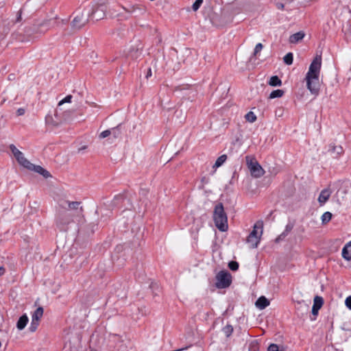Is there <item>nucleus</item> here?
Here are the masks:
<instances>
[{"label":"nucleus","instance_id":"f257e3e1","mask_svg":"<svg viewBox=\"0 0 351 351\" xmlns=\"http://www.w3.org/2000/svg\"><path fill=\"white\" fill-rule=\"evenodd\" d=\"M322 66V56L317 55L310 64L306 75V86L313 95H318L319 90V73Z\"/></svg>","mask_w":351,"mask_h":351},{"label":"nucleus","instance_id":"f03ea898","mask_svg":"<svg viewBox=\"0 0 351 351\" xmlns=\"http://www.w3.org/2000/svg\"><path fill=\"white\" fill-rule=\"evenodd\" d=\"M213 220L216 227L220 231L225 232L228 230V217L222 203H219L215 206Z\"/></svg>","mask_w":351,"mask_h":351},{"label":"nucleus","instance_id":"7ed1b4c3","mask_svg":"<svg viewBox=\"0 0 351 351\" xmlns=\"http://www.w3.org/2000/svg\"><path fill=\"white\" fill-rule=\"evenodd\" d=\"M263 223L262 221H258L254 224L253 230L250 233L246 240L251 248L257 247L263 234Z\"/></svg>","mask_w":351,"mask_h":351},{"label":"nucleus","instance_id":"20e7f679","mask_svg":"<svg viewBox=\"0 0 351 351\" xmlns=\"http://www.w3.org/2000/svg\"><path fill=\"white\" fill-rule=\"evenodd\" d=\"M73 222V215L69 213H59L56 219V224L62 231L67 230L69 226Z\"/></svg>","mask_w":351,"mask_h":351},{"label":"nucleus","instance_id":"39448f33","mask_svg":"<svg viewBox=\"0 0 351 351\" xmlns=\"http://www.w3.org/2000/svg\"><path fill=\"white\" fill-rule=\"evenodd\" d=\"M88 14L85 11H77L71 22V27L75 29H80L84 27L88 21Z\"/></svg>","mask_w":351,"mask_h":351},{"label":"nucleus","instance_id":"423d86ee","mask_svg":"<svg viewBox=\"0 0 351 351\" xmlns=\"http://www.w3.org/2000/svg\"><path fill=\"white\" fill-rule=\"evenodd\" d=\"M246 161L247 167L253 177L261 178L264 175V169L255 159L246 156Z\"/></svg>","mask_w":351,"mask_h":351},{"label":"nucleus","instance_id":"0eeeda50","mask_svg":"<svg viewBox=\"0 0 351 351\" xmlns=\"http://www.w3.org/2000/svg\"><path fill=\"white\" fill-rule=\"evenodd\" d=\"M232 282V276L226 271H221L216 275L215 285L219 289L228 287Z\"/></svg>","mask_w":351,"mask_h":351},{"label":"nucleus","instance_id":"6e6552de","mask_svg":"<svg viewBox=\"0 0 351 351\" xmlns=\"http://www.w3.org/2000/svg\"><path fill=\"white\" fill-rule=\"evenodd\" d=\"M44 310L41 306L38 307L36 311L33 313L32 316V322L29 326V330L31 332H35L39 325L40 320L43 315Z\"/></svg>","mask_w":351,"mask_h":351},{"label":"nucleus","instance_id":"1a4fd4ad","mask_svg":"<svg viewBox=\"0 0 351 351\" xmlns=\"http://www.w3.org/2000/svg\"><path fill=\"white\" fill-rule=\"evenodd\" d=\"M10 149L16 158L18 162L24 167H26L27 165H29V161L26 159L23 155V154L19 151L14 145L11 144L10 145Z\"/></svg>","mask_w":351,"mask_h":351},{"label":"nucleus","instance_id":"9d476101","mask_svg":"<svg viewBox=\"0 0 351 351\" xmlns=\"http://www.w3.org/2000/svg\"><path fill=\"white\" fill-rule=\"evenodd\" d=\"M309 305L305 302H298L295 304V311L298 317H303L308 313Z\"/></svg>","mask_w":351,"mask_h":351},{"label":"nucleus","instance_id":"9b49d317","mask_svg":"<svg viewBox=\"0 0 351 351\" xmlns=\"http://www.w3.org/2000/svg\"><path fill=\"white\" fill-rule=\"evenodd\" d=\"M27 169L34 171L35 172L42 175L45 178L51 177L50 173L39 165H34V164L29 162V165L26 166Z\"/></svg>","mask_w":351,"mask_h":351},{"label":"nucleus","instance_id":"f8f14e48","mask_svg":"<svg viewBox=\"0 0 351 351\" xmlns=\"http://www.w3.org/2000/svg\"><path fill=\"white\" fill-rule=\"evenodd\" d=\"M331 193H332L330 189H324L320 192L317 199L320 206H323L326 204V202L330 198Z\"/></svg>","mask_w":351,"mask_h":351},{"label":"nucleus","instance_id":"ddd939ff","mask_svg":"<svg viewBox=\"0 0 351 351\" xmlns=\"http://www.w3.org/2000/svg\"><path fill=\"white\" fill-rule=\"evenodd\" d=\"M324 303L323 298L320 296H315L314 298V302L312 307V313L313 315L318 314L319 310L321 308Z\"/></svg>","mask_w":351,"mask_h":351},{"label":"nucleus","instance_id":"4468645a","mask_svg":"<svg viewBox=\"0 0 351 351\" xmlns=\"http://www.w3.org/2000/svg\"><path fill=\"white\" fill-rule=\"evenodd\" d=\"M65 203L67 204L70 210H75L78 215H82L84 209L82 206H80V202L66 201Z\"/></svg>","mask_w":351,"mask_h":351},{"label":"nucleus","instance_id":"2eb2a0df","mask_svg":"<svg viewBox=\"0 0 351 351\" xmlns=\"http://www.w3.org/2000/svg\"><path fill=\"white\" fill-rule=\"evenodd\" d=\"M255 305L258 309L263 310L269 305V301L265 296H261L256 301Z\"/></svg>","mask_w":351,"mask_h":351},{"label":"nucleus","instance_id":"dca6fc26","mask_svg":"<svg viewBox=\"0 0 351 351\" xmlns=\"http://www.w3.org/2000/svg\"><path fill=\"white\" fill-rule=\"evenodd\" d=\"M342 256L346 261L351 260V241L348 242L342 249Z\"/></svg>","mask_w":351,"mask_h":351},{"label":"nucleus","instance_id":"f3484780","mask_svg":"<svg viewBox=\"0 0 351 351\" xmlns=\"http://www.w3.org/2000/svg\"><path fill=\"white\" fill-rule=\"evenodd\" d=\"M28 317L26 314L21 316L16 323L17 328L20 330L24 329L28 322Z\"/></svg>","mask_w":351,"mask_h":351},{"label":"nucleus","instance_id":"a211bd4d","mask_svg":"<svg viewBox=\"0 0 351 351\" xmlns=\"http://www.w3.org/2000/svg\"><path fill=\"white\" fill-rule=\"evenodd\" d=\"M304 37V34L302 32H298L295 34H292L289 37V42L291 43H297L300 40H302Z\"/></svg>","mask_w":351,"mask_h":351},{"label":"nucleus","instance_id":"6ab92c4d","mask_svg":"<svg viewBox=\"0 0 351 351\" xmlns=\"http://www.w3.org/2000/svg\"><path fill=\"white\" fill-rule=\"evenodd\" d=\"M269 84L271 86H281L282 81L277 75H274L270 78Z\"/></svg>","mask_w":351,"mask_h":351},{"label":"nucleus","instance_id":"aec40b11","mask_svg":"<svg viewBox=\"0 0 351 351\" xmlns=\"http://www.w3.org/2000/svg\"><path fill=\"white\" fill-rule=\"evenodd\" d=\"M332 213L330 212H325L322 215V224H326L327 223H328L331 219H332Z\"/></svg>","mask_w":351,"mask_h":351},{"label":"nucleus","instance_id":"412c9836","mask_svg":"<svg viewBox=\"0 0 351 351\" xmlns=\"http://www.w3.org/2000/svg\"><path fill=\"white\" fill-rule=\"evenodd\" d=\"M284 95V90L280 89H277L275 90H273L270 95L269 98V99H274V98H278L282 97Z\"/></svg>","mask_w":351,"mask_h":351},{"label":"nucleus","instance_id":"4be33fe9","mask_svg":"<svg viewBox=\"0 0 351 351\" xmlns=\"http://www.w3.org/2000/svg\"><path fill=\"white\" fill-rule=\"evenodd\" d=\"M227 160V156L226 154L220 156L217 160L215 161V163L214 165V167H219L221 166L223 162Z\"/></svg>","mask_w":351,"mask_h":351},{"label":"nucleus","instance_id":"5701e85b","mask_svg":"<svg viewBox=\"0 0 351 351\" xmlns=\"http://www.w3.org/2000/svg\"><path fill=\"white\" fill-rule=\"evenodd\" d=\"M110 135L113 136L114 138H119L121 136L120 125L110 130Z\"/></svg>","mask_w":351,"mask_h":351},{"label":"nucleus","instance_id":"b1692460","mask_svg":"<svg viewBox=\"0 0 351 351\" xmlns=\"http://www.w3.org/2000/svg\"><path fill=\"white\" fill-rule=\"evenodd\" d=\"M245 119L249 121L250 123H254L256 120V116L255 115V114L250 111V112H248L245 116Z\"/></svg>","mask_w":351,"mask_h":351},{"label":"nucleus","instance_id":"393cba45","mask_svg":"<svg viewBox=\"0 0 351 351\" xmlns=\"http://www.w3.org/2000/svg\"><path fill=\"white\" fill-rule=\"evenodd\" d=\"M284 62L287 65H291L293 63V54L292 53L289 52L287 53L285 57L283 58Z\"/></svg>","mask_w":351,"mask_h":351},{"label":"nucleus","instance_id":"a878e982","mask_svg":"<svg viewBox=\"0 0 351 351\" xmlns=\"http://www.w3.org/2000/svg\"><path fill=\"white\" fill-rule=\"evenodd\" d=\"M223 332L226 337H230L233 332V328L231 325H227L223 328Z\"/></svg>","mask_w":351,"mask_h":351},{"label":"nucleus","instance_id":"bb28decb","mask_svg":"<svg viewBox=\"0 0 351 351\" xmlns=\"http://www.w3.org/2000/svg\"><path fill=\"white\" fill-rule=\"evenodd\" d=\"M291 232L285 229V230L276 239V242L278 243L279 241L283 240Z\"/></svg>","mask_w":351,"mask_h":351},{"label":"nucleus","instance_id":"cd10ccee","mask_svg":"<svg viewBox=\"0 0 351 351\" xmlns=\"http://www.w3.org/2000/svg\"><path fill=\"white\" fill-rule=\"evenodd\" d=\"M291 232L285 229V230L276 239V242L278 243L279 241L283 240Z\"/></svg>","mask_w":351,"mask_h":351},{"label":"nucleus","instance_id":"c85d7f7f","mask_svg":"<svg viewBox=\"0 0 351 351\" xmlns=\"http://www.w3.org/2000/svg\"><path fill=\"white\" fill-rule=\"evenodd\" d=\"M228 267L232 271H237L239 268V263L237 261H230Z\"/></svg>","mask_w":351,"mask_h":351},{"label":"nucleus","instance_id":"c756f323","mask_svg":"<svg viewBox=\"0 0 351 351\" xmlns=\"http://www.w3.org/2000/svg\"><path fill=\"white\" fill-rule=\"evenodd\" d=\"M202 3L203 0H196L192 5L193 11H197L199 8Z\"/></svg>","mask_w":351,"mask_h":351},{"label":"nucleus","instance_id":"7c9ffc66","mask_svg":"<svg viewBox=\"0 0 351 351\" xmlns=\"http://www.w3.org/2000/svg\"><path fill=\"white\" fill-rule=\"evenodd\" d=\"M46 123L52 125L53 126L57 127L60 125L59 123L53 121L51 117H46Z\"/></svg>","mask_w":351,"mask_h":351},{"label":"nucleus","instance_id":"2f4dec72","mask_svg":"<svg viewBox=\"0 0 351 351\" xmlns=\"http://www.w3.org/2000/svg\"><path fill=\"white\" fill-rule=\"evenodd\" d=\"M263 46L261 43H258L254 48V51L252 56H256L263 49Z\"/></svg>","mask_w":351,"mask_h":351},{"label":"nucleus","instance_id":"473e14b6","mask_svg":"<svg viewBox=\"0 0 351 351\" xmlns=\"http://www.w3.org/2000/svg\"><path fill=\"white\" fill-rule=\"evenodd\" d=\"M72 96L71 95H67L66 97H64L63 99H62L59 103L58 105L61 106L64 103H70L71 101Z\"/></svg>","mask_w":351,"mask_h":351},{"label":"nucleus","instance_id":"72a5a7b5","mask_svg":"<svg viewBox=\"0 0 351 351\" xmlns=\"http://www.w3.org/2000/svg\"><path fill=\"white\" fill-rule=\"evenodd\" d=\"M110 136H111L110 130H104L102 132H101L99 137V138H105Z\"/></svg>","mask_w":351,"mask_h":351},{"label":"nucleus","instance_id":"f704fd0d","mask_svg":"<svg viewBox=\"0 0 351 351\" xmlns=\"http://www.w3.org/2000/svg\"><path fill=\"white\" fill-rule=\"evenodd\" d=\"M267 351H280L278 346L275 343H271L267 348Z\"/></svg>","mask_w":351,"mask_h":351},{"label":"nucleus","instance_id":"c9c22d12","mask_svg":"<svg viewBox=\"0 0 351 351\" xmlns=\"http://www.w3.org/2000/svg\"><path fill=\"white\" fill-rule=\"evenodd\" d=\"M331 151L332 152H336L337 155H339L340 154H341L343 149L342 147L340 146H333Z\"/></svg>","mask_w":351,"mask_h":351},{"label":"nucleus","instance_id":"e433bc0d","mask_svg":"<svg viewBox=\"0 0 351 351\" xmlns=\"http://www.w3.org/2000/svg\"><path fill=\"white\" fill-rule=\"evenodd\" d=\"M123 9L128 13H132L136 10V8L134 5H130L129 7H123Z\"/></svg>","mask_w":351,"mask_h":351},{"label":"nucleus","instance_id":"4c0bfd02","mask_svg":"<svg viewBox=\"0 0 351 351\" xmlns=\"http://www.w3.org/2000/svg\"><path fill=\"white\" fill-rule=\"evenodd\" d=\"M345 304L349 309H351V295L346 299Z\"/></svg>","mask_w":351,"mask_h":351},{"label":"nucleus","instance_id":"58836bf2","mask_svg":"<svg viewBox=\"0 0 351 351\" xmlns=\"http://www.w3.org/2000/svg\"><path fill=\"white\" fill-rule=\"evenodd\" d=\"M21 13H22V9L20 10L17 13L16 19L14 21V23H19L21 21Z\"/></svg>","mask_w":351,"mask_h":351},{"label":"nucleus","instance_id":"ea45409f","mask_svg":"<svg viewBox=\"0 0 351 351\" xmlns=\"http://www.w3.org/2000/svg\"><path fill=\"white\" fill-rule=\"evenodd\" d=\"M25 110L23 108H20L16 110L17 116H22L25 114Z\"/></svg>","mask_w":351,"mask_h":351},{"label":"nucleus","instance_id":"a19ab883","mask_svg":"<svg viewBox=\"0 0 351 351\" xmlns=\"http://www.w3.org/2000/svg\"><path fill=\"white\" fill-rule=\"evenodd\" d=\"M293 223L289 222V223L287 224L285 229L291 232L293 230Z\"/></svg>","mask_w":351,"mask_h":351},{"label":"nucleus","instance_id":"79ce46f5","mask_svg":"<svg viewBox=\"0 0 351 351\" xmlns=\"http://www.w3.org/2000/svg\"><path fill=\"white\" fill-rule=\"evenodd\" d=\"M138 50H136V51L134 52V53H133L132 52H131L129 56L132 58H137L138 57Z\"/></svg>","mask_w":351,"mask_h":351},{"label":"nucleus","instance_id":"37998d69","mask_svg":"<svg viewBox=\"0 0 351 351\" xmlns=\"http://www.w3.org/2000/svg\"><path fill=\"white\" fill-rule=\"evenodd\" d=\"M276 7L279 10H282L284 8V5L282 3H277Z\"/></svg>","mask_w":351,"mask_h":351},{"label":"nucleus","instance_id":"c03bdc74","mask_svg":"<svg viewBox=\"0 0 351 351\" xmlns=\"http://www.w3.org/2000/svg\"><path fill=\"white\" fill-rule=\"evenodd\" d=\"M5 272V269L3 267H0V276H3Z\"/></svg>","mask_w":351,"mask_h":351},{"label":"nucleus","instance_id":"a18cd8bd","mask_svg":"<svg viewBox=\"0 0 351 351\" xmlns=\"http://www.w3.org/2000/svg\"><path fill=\"white\" fill-rule=\"evenodd\" d=\"M152 75V70L151 69L149 68L147 71V75H146V77L148 78L149 77H150Z\"/></svg>","mask_w":351,"mask_h":351},{"label":"nucleus","instance_id":"49530a36","mask_svg":"<svg viewBox=\"0 0 351 351\" xmlns=\"http://www.w3.org/2000/svg\"><path fill=\"white\" fill-rule=\"evenodd\" d=\"M253 351H258V350L254 348Z\"/></svg>","mask_w":351,"mask_h":351}]
</instances>
